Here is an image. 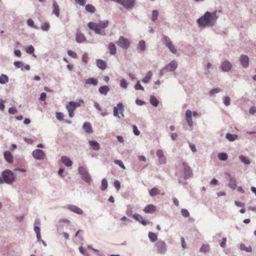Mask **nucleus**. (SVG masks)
<instances>
[{
  "label": "nucleus",
  "instance_id": "1",
  "mask_svg": "<svg viewBox=\"0 0 256 256\" xmlns=\"http://www.w3.org/2000/svg\"><path fill=\"white\" fill-rule=\"evenodd\" d=\"M217 19L218 16L216 12H206L202 16L197 19L196 22L200 28L212 26L215 24Z\"/></svg>",
  "mask_w": 256,
  "mask_h": 256
},
{
  "label": "nucleus",
  "instance_id": "2",
  "mask_svg": "<svg viewBox=\"0 0 256 256\" xmlns=\"http://www.w3.org/2000/svg\"><path fill=\"white\" fill-rule=\"evenodd\" d=\"M2 176L3 178L4 183L10 184L15 180V176L14 172L10 170H5L2 172Z\"/></svg>",
  "mask_w": 256,
  "mask_h": 256
},
{
  "label": "nucleus",
  "instance_id": "3",
  "mask_svg": "<svg viewBox=\"0 0 256 256\" xmlns=\"http://www.w3.org/2000/svg\"><path fill=\"white\" fill-rule=\"evenodd\" d=\"M177 68L178 63L175 60H172L160 70V74L161 76H163L167 72H174Z\"/></svg>",
  "mask_w": 256,
  "mask_h": 256
},
{
  "label": "nucleus",
  "instance_id": "4",
  "mask_svg": "<svg viewBox=\"0 0 256 256\" xmlns=\"http://www.w3.org/2000/svg\"><path fill=\"white\" fill-rule=\"evenodd\" d=\"M155 247L158 254H164L167 252V244L162 240H159L155 243Z\"/></svg>",
  "mask_w": 256,
  "mask_h": 256
},
{
  "label": "nucleus",
  "instance_id": "5",
  "mask_svg": "<svg viewBox=\"0 0 256 256\" xmlns=\"http://www.w3.org/2000/svg\"><path fill=\"white\" fill-rule=\"evenodd\" d=\"M80 106L78 102L70 101L66 105V108L68 112V116L70 118L74 116V111L76 110V108Z\"/></svg>",
  "mask_w": 256,
  "mask_h": 256
},
{
  "label": "nucleus",
  "instance_id": "6",
  "mask_svg": "<svg viewBox=\"0 0 256 256\" xmlns=\"http://www.w3.org/2000/svg\"><path fill=\"white\" fill-rule=\"evenodd\" d=\"M88 26L90 29L94 30L96 34H100L103 36L106 35L105 30H101L98 24L93 22H90L88 24Z\"/></svg>",
  "mask_w": 256,
  "mask_h": 256
},
{
  "label": "nucleus",
  "instance_id": "7",
  "mask_svg": "<svg viewBox=\"0 0 256 256\" xmlns=\"http://www.w3.org/2000/svg\"><path fill=\"white\" fill-rule=\"evenodd\" d=\"M88 26L90 29L94 30L96 34H100L103 36L106 35L105 30H101L98 24L93 22H90L88 24Z\"/></svg>",
  "mask_w": 256,
  "mask_h": 256
},
{
  "label": "nucleus",
  "instance_id": "8",
  "mask_svg": "<svg viewBox=\"0 0 256 256\" xmlns=\"http://www.w3.org/2000/svg\"><path fill=\"white\" fill-rule=\"evenodd\" d=\"M80 174L82 176V179L87 183H90L92 178L86 169L83 166H80L78 168Z\"/></svg>",
  "mask_w": 256,
  "mask_h": 256
},
{
  "label": "nucleus",
  "instance_id": "9",
  "mask_svg": "<svg viewBox=\"0 0 256 256\" xmlns=\"http://www.w3.org/2000/svg\"><path fill=\"white\" fill-rule=\"evenodd\" d=\"M116 43L119 47L124 50H127L130 46L129 40L123 36H120Z\"/></svg>",
  "mask_w": 256,
  "mask_h": 256
},
{
  "label": "nucleus",
  "instance_id": "10",
  "mask_svg": "<svg viewBox=\"0 0 256 256\" xmlns=\"http://www.w3.org/2000/svg\"><path fill=\"white\" fill-rule=\"evenodd\" d=\"M184 179H188L192 176L191 168L185 162H182Z\"/></svg>",
  "mask_w": 256,
  "mask_h": 256
},
{
  "label": "nucleus",
  "instance_id": "11",
  "mask_svg": "<svg viewBox=\"0 0 256 256\" xmlns=\"http://www.w3.org/2000/svg\"><path fill=\"white\" fill-rule=\"evenodd\" d=\"M224 175L227 176L228 180V186L232 190H234L236 188V180L228 172L224 173Z\"/></svg>",
  "mask_w": 256,
  "mask_h": 256
},
{
  "label": "nucleus",
  "instance_id": "12",
  "mask_svg": "<svg viewBox=\"0 0 256 256\" xmlns=\"http://www.w3.org/2000/svg\"><path fill=\"white\" fill-rule=\"evenodd\" d=\"M33 157L36 160H42L45 158L46 154L44 152L40 149H36L32 152Z\"/></svg>",
  "mask_w": 256,
  "mask_h": 256
},
{
  "label": "nucleus",
  "instance_id": "13",
  "mask_svg": "<svg viewBox=\"0 0 256 256\" xmlns=\"http://www.w3.org/2000/svg\"><path fill=\"white\" fill-rule=\"evenodd\" d=\"M118 110L120 112L122 116L124 117V114H123V112L124 111V108L122 104L120 102L118 103L117 104L116 106H115L114 108V116H117V117L120 118V116H118Z\"/></svg>",
  "mask_w": 256,
  "mask_h": 256
},
{
  "label": "nucleus",
  "instance_id": "14",
  "mask_svg": "<svg viewBox=\"0 0 256 256\" xmlns=\"http://www.w3.org/2000/svg\"><path fill=\"white\" fill-rule=\"evenodd\" d=\"M249 58L244 54L240 56V62L244 68H247L249 66Z\"/></svg>",
  "mask_w": 256,
  "mask_h": 256
},
{
  "label": "nucleus",
  "instance_id": "15",
  "mask_svg": "<svg viewBox=\"0 0 256 256\" xmlns=\"http://www.w3.org/2000/svg\"><path fill=\"white\" fill-rule=\"evenodd\" d=\"M232 64L228 60L223 62L220 65L222 70L224 72H228L232 68Z\"/></svg>",
  "mask_w": 256,
  "mask_h": 256
},
{
  "label": "nucleus",
  "instance_id": "16",
  "mask_svg": "<svg viewBox=\"0 0 256 256\" xmlns=\"http://www.w3.org/2000/svg\"><path fill=\"white\" fill-rule=\"evenodd\" d=\"M132 217L144 226H146L149 224V222L148 220L144 219L143 217L138 214H134L132 216Z\"/></svg>",
  "mask_w": 256,
  "mask_h": 256
},
{
  "label": "nucleus",
  "instance_id": "17",
  "mask_svg": "<svg viewBox=\"0 0 256 256\" xmlns=\"http://www.w3.org/2000/svg\"><path fill=\"white\" fill-rule=\"evenodd\" d=\"M67 208L78 214H83V210L78 206L74 205H68L67 206Z\"/></svg>",
  "mask_w": 256,
  "mask_h": 256
},
{
  "label": "nucleus",
  "instance_id": "18",
  "mask_svg": "<svg viewBox=\"0 0 256 256\" xmlns=\"http://www.w3.org/2000/svg\"><path fill=\"white\" fill-rule=\"evenodd\" d=\"M156 210V206L152 204H148L146 206L144 209V212L146 214H152Z\"/></svg>",
  "mask_w": 256,
  "mask_h": 256
},
{
  "label": "nucleus",
  "instance_id": "19",
  "mask_svg": "<svg viewBox=\"0 0 256 256\" xmlns=\"http://www.w3.org/2000/svg\"><path fill=\"white\" fill-rule=\"evenodd\" d=\"M53 10L52 14H54L56 17L60 16V8L57 2L54 0L52 2Z\"/></svg>",
  "mask_w": 256,
  "mask_h": 256
},
{
  "label": "nucleus",
  "instance_id": "20",
  "mask_svg": "<svg viewBox=\"0 0 256 256\" xmlns=\"http://www.w3.org/2000/svg\"><path fill=\"white\" fill-rule=\"evenodd\" d=\"M4 156L6 160L9 164L13 162V156L10 151H6L4 153Z\"/></svg>",
  "mask_w": 256,
  "mask_h": 256
},
{
  "label": "nucleus",
  "instance_id": "21",
  "mask_svg": "<svg viewBox=\"0 0 256 256\" xmlns=\"http://www.w3.org/2000/svg\"><path fill=\"white\" fill-rule=\"evenodd\" d=\"M61 162L66 166H70L72 164V162L66 156H62Z\"/></svg>",
  "mask_w": 256,
  "mask_h": 256
},
{
  "label": "nucleus",
  "instance_id": "22",
  "mask_svg": "<svg viewBox=\"0 0 256 256\" xmlns=\"http://www.w3.org/2000/svg\"><path fill=\"white\" fill-rule=\"evenodd\" d=\"M96 66L100 69L102 70H104L106 68V63L105 61L98 59L96 61Z\"/></svg>",
  "mask_w": 256,
  "mask_h": 256
},
{
  "label": "nucleus",
  "instance_id": "23",
  "mask_svg": "<svg viewBox=\"0 0 256 256\" xmlns=\"http://www.w3.org/2000/svg\"><path fill=\"white\" fill-rule=\"evenodd\" d=\"M76 42L78 43H82L86 41L85 36L82 33L78 32L76 36Z\"/></svg>",
  "mask_w": 256,
  "mask_h": 256
},
{
  "label": "nucleus",
  "instance_id": "24",
  "mask_svg": "<svg viewBox=\"0 0 256 256\" xmlns=\"http://www.w3.org/2000/svg\"><path fill=\"white\" fill-rule=\"evenodd\" d=\"M82 128L86 133L91 134L92 132V129L89 122H84L82 126Z\"/></svg>",
  "mask_w": 256,
  "mask_h": 256
},
{
  "label": "nucleus",
  "instance_id": "25",
  "mask_svg": "<svg viewBox=\"0 0 256 256\" xmlns=\"http://www.w3.org/2000/svg\"><path fill=\"white\" fill-rule=\"evenodd\" d=\"M110 88L107 86H102L99 88L98 92L101 94L106 96L110 91Z\"/></svg>",
  "mask_w": 256,
  "mask_h": 256
},
{
  "label": "nucleus",
  "instance_id": "26",
  "mask_svg": "<svg viewBox=\"0 0 256 256\" xmlns=\"http://www.w3.org/2000/svg\"><path fill=\"white\" fill-rule=\"evenodd\" d=\"M108 49L111 55L114 56L116 54V48L114 44L110 42L108 45Z\"/></svg>",
  "mask_w": 256,
  "mask_h": 256
},
{
  "label": "nucleus",
  "instance_id": "27",
  "mask_svg": "<svg viewBox=\"0 0 256 256\" xmlns=\"http://www.w3.org/2000/svg\"><path fill=\"white\" fill-rule=\"evenodd\" d=\"M88 144L94 150H98L100 149L99 143L96 140H89Z\"/></svg>",
  "mask_w": 256,
  "mask_h": 256
},
{
  "label": "nucleus",
  "instance_id": "28",
  "mask_svg": "<svg viewBox=\"0 0 256 256\" xmlns=\"http://www.w3.org/2000/svg\"><path fill=\"white\" fill-rule=\"evenodd\" d=\"M86 84H92L93 86H96L98 84V80L96 78H90L86 80Z\"/></svg>",
  "mask_w": 256,
  "mask_h": 256
},
{
  "label": "nucleus",
  "instance_id": "29",
  "mask_svg": "<svg viewBox=\"0 0 256 256\" xmlns=\"http://www.w3.org/2000/svg\"><path fill=\"white\" fill-rule=\"evenodd\" d=\"M150 104L154 107H157L159 104V102L156 98L152 95L150 96Z\"/></svg>",
  "mask_w": 256,
  "mask_h": 256
},
{
  "label": "nucleus",
  "instance_id": "30",
  "mask_svg": "<svg viewBox=\"0 0 256 256\" xmlns=\"http://www.w3.org/2000/svg\"><path fill=\"white\" fill-rule=\"evenodd\" d=\"M238 138V136L236 134H232L228 133L226 135V138L230 142H234Z\"/></svg>",
  "mask_w": 256,
  "mask_h": 256
},
{
  "label": "nucleus",
  "instance_id": "31",
  "mask_svg": "<svg viewBox=\"0 0 256 256\" xmlns=\"http://www.w3.org/2000/svg\"><path fill=\"white\" fill-rule=\"evenodd\" d=\"M146 48V42L143 40H140L138 42V49L140 50V52L145 51Z\"/></svg>",
  "mask_w": 256,
  "mask_h": 256
},
{
  "label": "nucleus",
  "instance_id": "32",
  "mask_svg": "<svg viewBox=\"0 0 256 256\" xmlns=\"http://www.w3.org/2000/svg\"><path fill=\"white\" fill-rule=\"evenodd\" d=\"M152 73L151 71H149L146 74V76L142 80V82L144 83H148L152 78Z\"/></svg>",
  "mask_w": 256,
  "mask_h": 256
},
{
  "label": "nucleus",
  "instance_id": "33",
  "mask_svg": "<svg viewBox=\"0 0 256 256\" xmlns=\"http://www.w3.org/2000/svg\"><path fill=\"white\" fill-rule=\"evenodd\" d=\"M148 236L150 241L152 242H156L158 240V236L156 234L151 232H148Z\"/></svg>",
  "mask_w": 256,
  "mask_h": 256
},
{
  "label": "nucleus",
  "instance_id": "34",
  "mask_svg": "<svg viewBox=\"0 0 256 256\" xmlns=\"http://www.w3.org/2000/svg\"><path fill=\"white\" fill-rule=\"evenodd\" d=\"M238 158L242 162L246 165H249L250 164V160L244 156L240 155L238 156Z\"/></svg>",
  "mask_w": 256,
  "mask_h": 256
},
{
  "label": "nucleus",
  "instance_id": "35",
  "mask_svg": "<svg viewBox=\"0 0 256 256\" xmlns=\"http://www.w3.org/2000/svg\"><path fill=\"white\" fill-rule=\"evenodd\" d=\"M85 10L90 14H94L96 12L95 8L92 5L90 4H86L85 6Z\"/></svg>",
  "mask_w": 256,
  "mask_h": 256
},
{
  "label": "nucleus",
  "instance_id": "36",
  "mask_svg": "<svg viewBox=\"0 0 256 256\" xmlns=\"http://www.w3.org/2000/svg\"><path fill=\"white\" fill-rule=\"evenodd\" d=\"M160 194L158 188L154 187L149 190V194L151 196H156Z\"/></svg>",
  "mask_w": 256,
  "mask_h": 256
},
{
  "label": "nucleus",
  "instance_id": "37",
  "mask_svg": "<svg viewBox=\"0 0 256 256\" xmlns=\"http://www.w3.org/2000/svg\"><path fill=\"white\" fill-rule=\"evenodd\" d=\"M98 24L101 30H104L108 26L109 22L108 20L100 21Z\"/></svg>",
  "mask_w": 256,
  "mask_h": 256
},
{
  "label": "nucleus",
  "instance_id": "38",
  "mask_svg": "<svg viewBox=\"0 0 256 256\" xmlns=\"http://www.w3.org/2000/svg\"><path fill=\"white\" fill-rule=\"evenodd\" d=\"M218 158L222 161H226L228 158V154L225 152H220L218 154Z\"/></svg>",
  "mask_w": 256,
  "mask_h": 256
},
{
  "label": "nucleus",
  "instance_id": "39",
  "mask_svg": "<svg viewBox=\"0 0 256 256\" xmlns=\"http://www.w3.org/2000/svg\"><path fill=\"white\" fill-rule=\"evenodd\" d=\"M8 81V76L4 74H2L0 76V84H5Z\"/></svg>",
  "mask_w": 256,
  "mask_h": 256
},
{
  "label": "nucleus",
  "instance_id": "40",
  "mask_svg": "<svg viewBox=\"0 0 256 256\" xmlns=\"http://www.w3.org/2000/svg\"><path fill=\"white\" fill-rule=\"evenodd\" d=\"M166 46L169 49L170 51L173 54H176L177 52L176 49L175 48L172 42H170V44H168Z\"/></svg>",
  "mask_w": 256,
  "mask_h": 256
},
{
  "label": "nucleus",
  "instance_id": "41",
  "mask_svg": "<svg viewBox=\"0 0 256 256\" xmlns=\"http://www.w3.org/2000/svg\"><path fill=\"white\" fill-rule=\"evenodd\" d=\"M240 248L241 250H244L246 252H252V248L251 246L246 247L244 244H241L240 246Z\"/></svg>",
  "mask_w": 256,
  "mask_h": 256
},
{
  "label": "nucleus",
  "instance_id": "42",
  "mask_svg": "<svg viewBox=\"0 0 256 256\" xmlns=\"http://www.w3.org/2000/svg\"><path fill=\"white\" fill-rule=\"evenodd\" d=\"M108 181L106 178H103L102 180L101 190L104 191L105 190L108 188Z\"/></svg>",
  "mask_w": 256,
  "mask_h": 256
},
{
  "label": "nucleus",
  "instance_id": "43",
  "mask_svg": "<svg viewBox=\"0 0 256 256\" xmlns=\"http://www.w3.org/2000/svg\"><path fill=\"white\" fill-rule=\"evenodd\" d=\"M34 48L32 46L30 45L26 48V52L30 54H32L34 56H36L34 54Z\"/></svg>",
  "mask_w": 256,
  "mask_h": 256
},
{
  "label": "nucleus",
  "instance_id": "44",
  "mask_svg": "<svg viewBox=\"0 0 256 256\" xmlns=\"http://www.w3.org/2000/svg\"><path fill=\"white\" fill-rule=\"evenodd\" d=\"M40 28L42 30L48 32L50 28V24L48 22H45L41 25Z\"/></svg>",
  "mask_w": 256,
  "mask_h": 256
},
{
  "label": "nucleus",
  "instance_id": "45",
  "mask_svg": "<svg viewBox=\"0 0 256 256\" xmlns=\"http://www.w3.org/2000/svg\"><path fill=\"white\" fill-rule=\"evenodd\" d=\"M27 24L29 26H30L32 28H34V29L38 28V27L34 24V20L31 18H29L28 20Z\"/></svg>",
  "mask_w": 256,
  "mask_h": 256
},
{
  "label": "nucleus",
  "instance_id": "46",
  "mask_svg": "<svg viewBox=\"0 0 256 256\" xmlns=\"http://www.w3.org/2000/svg\"><path fill=\"white\" fill-rule=\"evenodd\" d=\"M128 82L124 78H122L120 80V86L124 88H128Z\"/></svg>",
  "mask_w": 256,
  "mask_h": 256
},
{
  "label": "nucleus",
  "instance_id": "47",
  "mask_svg": "<svg viewBox=\"0 0 256 256\" xmlns=\"http://www.w3.org/2000/svg\"><path fill=\"white\" fill-rule=\"evenodd\" d=\"M158 13H159L158 11L157 10H152V20L153 22H154L158 18Z\"/></svg>",
  "mask_w": 256,
  "mask_h": 256
},
{
  "label": "nucleus",
  "instance_id": "48",
  "mask_svg": "<svg viewBox=\"0 0 256 256\" xmlns=\"http://www.w3.org/2000/svg\"><path fill=\"white\" fill-rule=\"evenodd\" d=\"M134 88V89L136 90H141L144 91V87L141 85L140 82L139 80L137 81Z\"/></svg>",
  "mask_w": 256,
  "mask_h": 256
},
{
  "label": "nucleus",
  "instance_id": "49",
  "mask_svg": "<svg viewBox=\"0 0 256 256\" xmlns=\"http://www.w3.org/2000/svg\"><path fill=\"white\" fill-rule=\"evenodd\" d=\"M210 250V246L208 245L202 244L200 248V251L204 252H206Z\"/></svg>",
  "mask_w": 256,
  "mask_h": 256
},
{
  "label": "nucleus",
  "instance_id": "50",
  "mask_svg": "<svg viewBox=\"0 0 256 256\" xmlns=\"http://www.w3.org/2000/svg\"><path fill=\"white\" fill-rule=\"evenodd\" d=\"M14 64L17 68H21L22 70H24V68H22L23 66V63L22 62L20 61H16L14 62Z\"/></svg>",
  "mask_w": 256,
  "mask_h": 256
},
{
  "label": "nucleus",
  "instance_id": "51",
  "mask_svg": "<svg viewBox=\"0 0 256 256\" xmlns=\"http://www.w3.org/2000/svg\"><path fill=\"white\" fill-rule=\"evenodd\" d=\"M162 42L166 46L168 44H170L172 42L168 36H164L162 38Z\"/></svg>",
  "mask_w": 256,
  "mask_h": 256
},
{
  "label": "nucleus",
  "instance_id": "52",
  "mask_svg": "<svg viewBox=\"0 0 256 256\" xmlns=\"http://www.w3.org/2000/svg\"><path fill=\"white\" fill-rule=\"evenodd\" d=\"M82 62L84 64H87L88 60V54L86 52H84L82 56Z\"/></svg>",
  "mask_w": 256,
  "mask_h": 256
},
{
  "label": "nucleus",
  "instance_id": "53",
  "mask_svg": "<svg viewBox=\"0 0 256 256\" xmlns=\"http://www.w3.org/2000/svg\"><path fill=\"white\" fill-rule=\"evenodd\" d=\"M187 179H184V177L182 178V176H180L178 178V182L179 184H182V185L184 186L186 185L187 184V182L186 181Z\"/></svg>",
  "mask_w": 256,
  "mask_h": 256
},
{
  "label": "nucleus",
  "instance_id": "54",
  "mask_svg": "<svg viewBox=\"0 0 256 256\" xmlns=\"http://www.w3.org/2000/svg\"><path fill=\"white\" fill-rule=\"evenodd\" d=\"M114 164H118V166H120L121 168H122V169L124 170H125L126 169V168L123 164V162H122V160H115L114 162Z\"/></svg>",
  "mask_w": 256,
  "mask_h": 256
},
{
  "label": "nucleus",
  "instance_id": "55",
  "mask_svg": "<svg viewBox=\"0 0 256 256\" xmlns=\"http://www.w3.org/2000/svg\"><path fill=\"white\" fill-rule=\"evenodd\" d=\"M18 112L17 109L14 106H12L9 108L8 112L11 114H14Z\"/></svg>",
  "mask_w": 256,
  "mask_h": 256
},
{
  "label": "nucleus",
  "instance_id": "56",
  "mask_svg": "<svg viewBox=\"0 0 256 256\" xmlns=\"http://www.w3.org/2000/svg\"><path fill=\"white\" fill-rule=\"evenodd\" d=\"M68 54L69 56H70V57H72L74 58H78V56H77L75 52H72V50H68Z\"/></svg>",
  "mask_w": 256,
  "mask_h": 256
},
{
  "label": "nucleus",
  "instance_id": "57",
  "mask_svg": "<svg viewBox=\"0 0 256 256\" xmlns=\"http://www.w3.org/2000/svg\"><path fill=\"white\" fill-rule=\"evenodd\" d=\"M224 103L226 106H228L230 104V98L228 96H226L224 98Z\"/></svg>",
  "mask_w": 256,
  "mask_h": 256
},
{
  "label": "nucleus",
  "instance_id": "58",
  "mask_svg": "<svg viewBox=\"0 0 256 256\" xmlns=\"http://www.w3.org/2000/svg\"><path fill=\"white\" fill-rule=\"evenodd\" d=\"M56 118L58 120H62L64 119V114L61 112H56Z\"/></svg>",
  "mask_w": 256,
  "mask_h": 256
},
{
  "label": "nucleus",
  "instance_id": "59",
  "mask_svg": "<svg viewBox=\"0 0 256 256\" xmlns=\"http://www.w3.org/2000/svg\"><path fill=\"white\" fill-rule=\"evenodd\" d=\"M182 214L185 218H188L190 216V213L186 209H182L181 210Z\"/></svg>",
  "mask_w": 256,
  "mask_h": 256
},
{
  "label": "nucleus",
  "instance_id": "60",
  "mask_svg": "<svg viewBox=\"0 0 256 256\" xmlns=\"http://www.w3.org/2000/svg\"><path fill=\"white\" fill-rule=\"evenodd\" d=\"M221 91V90L219 88H215L211 90L210 91V96H213L216 93H218Z\"/></svg>",
  "mask_w": 256,
  "mask_h": 256
},
{
  "label": "nucleus",
  "instance_id": "61",
  "mask_svg": "<svg viewBox=\"0 0 256 256\" xmlns=\"http://www.w3.org/2000/svg\"><path fill=\"white\" fill-rule=\"evenodd\" d=\"M80 6H85L86 0H74Z\"/></svg>",
  "mask_w": 256,
  "mask_h": 256
},
{
  "label": "nucleus",
  "instance_id": "62",
  "mask_svg": "<svg viewBox=\"0 0 256 256\" xmlns=\"http://www.w3.org/2000/svg\"><path fill=\"white\" fill-rule=\"evenodd\" d=\"M166 162V159L164 156L158 158V164H165Z\"/></svg>",
  "mask_w": 256,
  "mask_h": 256
},
{
  "label": "nucleus",
  "instance_id": "63",
  "mask_svg": "<svg viewBox=\"0 0 256 256\" xmlns=\"http://www.w3.org/2000/svg\"><path fill=\"white\" fill-rule=\"evenodd\" d=\"M133 132L136 136H139L140 132L138 130L137 126L136 125L132 126Z\"/></svg>",
  "mask_w": 256,
  "mask_h": 256
},
{
  "label": "nucleus",
  "instance_id": "64",
  "mask_svg": "<svg viewBox=\"0 0 256 256\" xmlns=\"http://www.w3.org/2000/svg\"><path fill=\"white\" fill-rule=\"evenodd\" d=\"M192 112L191 110H188L186 112V119H190L192 118Z\"/></svg>",
  "mask_w": 256,
  "mask_h": 256
}]
</instances>
